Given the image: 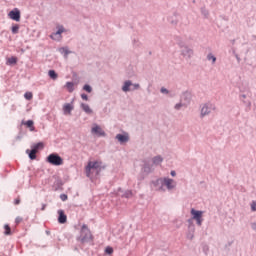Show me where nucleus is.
Returning a JSON list of instances; mask_svg holds the SVG:
<instances>
[{
	"instance_id": "1",
	"label": "nucleus",
	"mask_w": 256,
	"mask_h": 256,
	"mask_svg": "<svg viewBox=\"0 0 256 256\" xmlns=\"http://www.w3.org/2000/svg\"><path fill=\"white\" fill-rule=\"evenodd\" d=\"M80 243H89V241H93V234H91V230L87 227L86 224L82 225L80 236L77 238Z\"/></svg>"
},
{
	"instance_id": "2",
	"label": "nucleus",
	"mask_w": 256,
	"mask_h": 256,
	"mask_svg": "<svg viewBox=\"0 0 256 256\" xmlns=\"http://www.w3.org/2000/svg\"><path fill=\"white\" fill-rule=\"evenodd\" d=\"M151 191H157L158 193H165L164 177H159L150 182Z\"/></svg>"
},
{
	"instance_id": "3",
	"label": "nucleus",
	"mask_w": 256,
	"mask_h": 256,
	"mask_svg": "<svg viewBox=\"0 0 256 256\" xmlns=\"http://www.w3.org/2000/svg\"><path fill=\"white\" fill-rule=\"evenodd\" d=\"M123 93H131L133 91H139L141 89V85L139 83H133L131 80H126L122 84Z\"/></svg>"
},
{
	"instance_id": "4",
	"label": "nucleus",
	"mask_w": 256,
	"mask_h": 256,
	"mask_svg": "<svg viewBox=\"0 0 256 256\" xmlns=\"http://www.w3.org/2000/svg\"><path fill=\"white\" fill-rule=\"evenodd\" d=\"M215 111V106L212 103H204L200 105V119H205V117H209L211 113Z\"/></svg>"
},
{
	"instance_id": "5",
	"label": "nucleus",
	"mask_w": 256,
	"mask_h": 256,
	"mask_svg": "<svg viewBox=\"0 0 256 256\" xmlns=\"http://www.w3.org/2000/svg\"><path fill=\"white\" fill-rule=\"evenodd\" d=\"M154 171L155 166H153L151 159H144L142 161L141 172L144 173V175H151Z\"/></svg>"
},
{
	"instance_id": "6",
	"label": "nucleus",
	"mask_w": 256,
	"mask_h": 256,
	"mask_svg": "<svg viewBox=\"0 0 256 256\" xmlns=\"http://www.w3.org/2000/svg\"><path fill=\"white\" fill-rule=\"evenodd\" d=\"M56 29L57 31L50 35V39H52V41H61L63 39V33H67V29L61 24L57 25Z\"/></svg>"
},
{
	"instance_id": "7",
	"label": "nucleus",
	"mask_w": 256,
	"mask_h": 256,
	"mask_svg": "<svg viewBox=\"0 0 256 256\" xmlns=\"http://www.w3.org/2000/svg\"><path fill=\"white\" fill-rule=\"evenodd\" d=\"M190 215L192 216V219L196 221V225H198V227L203 225V211L192 208L190 210Z\"/></svg>"
},
{
	"instance_id": "8",
	"label": "nucleus",
	"mask_w": 256,
	"mask_h": 256,
	"mask_svg": "<svg viewBox=\"0 0 256 256\" xmlns=\"http://www.w3.org/2000/svg\"><path fill=\"white\" fill-rule=\"evenodd\" d=\"M174 189H177V181L170 177H164V193L174 191Z\"/></svg>"
},
{
	"instance_id": "9",
	"label": "nucleus",
	"mask_w": 256,
	"mask_h": 256,
	"mask_svg": "<svg viewBox=\"0 0 256 256\" xmlns=\"http://www.w3.org/2000/svg\"><path fill=\"white\" fill-rule=\"evenodd\" d=\"M180 55L181 57H183V59L189 61V59H193V55H195V52L191 47L186 45L180 49Z\"/></svg>"
},
{
	"instance_id": "10",
	"label": "nucleus",
	"mask_w": 256,
	"mask_h": 256,
	"mask_svg": "<svg viewBox=\"0 0 256 256\" xmlns=\"http://www.w3.org/2000/svg\"><path fill=\"white\" fill-rule=\"evenodd\" d=\"M48 163L50 165H54L56 167H59L60 165H63V158L59 156L58 154L52 153L47 157Z\"/></svg>"
},
{
	"instance_id": "11",
	"label": "nucleus",
	"mask_w": 256,
	"mask_h": 256,
	"mask_svg": "<svg viewBox=\"0 0 256 256\" xmlns=\"http://www.w3.org/2000/svg\"><path fill=\"white\" fill-rule=\"evenodd\" d=\"M91 134L96 135L97 137H106L107 133H105V130L99 126V124H93L91 128Z\"/></svg>"
},
{
	"instance_id": "12",
	"label": "nucleus",
	"mask_w": 256,
	"mask_h": 256,
	"mask_svg": "<svg viewBox=\"0 0 256 256\" xmlns=\"http://www.w3.org/2000/svg\"><path fill=\"white\" fill-rule=\"evenodd\" d=\"M101 167V162L99 161H90L88 162L85 171H86V176L91 177V169H99Z\"/></svg>"
},
{
	"instance_id": "13",
	"label": "nucleus",
	"mask_w": 256,
	"mask_h": 256,
	"mask_svg": "<svg viewBox=\"0 0 256 256\" xmlns=\"http://www.w3.org/2000/svg\"><path fill=\"white\" fill-rule=\"evenodd\" d=\"M8 17L10 19H12V21L19 22V21H21V11H19V9L15 8L8 13Z\"/></svg>"
},
{
	"instance_id": "14",
	"label": "nucleus",
	"mask_w": 256,
	"mask_h": 256,
	"mask_svg": "<svg viewBox=\"0 0 256 256\" xmlns=\"http://www.w3.org/2000/svg\"><path fill=\"white\" fill-rule=\"evenodd\" d=\"M115 139L118 140L120 145H123L125 143H129V133L123 132L122 134H117Z\"/></svg>"
},
{
	"instance_id": "15",
	"label": "nucleus",
	"mask_w": 256,
	"mask_h": 256,
	"mask_svg": "<svg viewBox=\"0 0 256 256\" xmlns=\"http://www.w3.org/2000/svg\"><path fill=\"white\" fill-rule=\"evenodd\" d=\"M180 101L187 107L191 103V92L186 91L181 95Z\"/></svg>"
},
{
	"instance_id": "16",
	"label": "nucleus",
	"mask_w": 256,
	"mask_h": 256,
	"mask_svg": "<svg viewBox=\"0 0 256 256\" xmlns=\"http://www.w3.org/2000/svg\"><path fill=\"white\" fill-rule=\"evenodd\" d=\"M75 109V106L73 105V101L70 103H65L63 105L62 111L64 115H71V112Z\"/></svg>"
},
{
	"instance_id": "17",
	"label": "nucleus",
	"mask_w": 256,
	"mask_h": 256,
	"mask_svg": "<svg viewBox=\"0 0 256 256\" xmlns=\"http://www.w3.org/2000/svg\"><path fill=\"white\" fill-rule=\"evenodd\" d=\"M58 215V223H60V225L67 223V215H65V211L61 209L58 210Z\"/></svg>"
},
{
	"instance_id": "18",
	"label": "nucleus",
	"mask_w": 256,
	"mask_h": 256,
	"mask_svg": "<svg viewBox=\"0 0 256 256\" xmlns=\"http://www.w3.org/2000/svg\"><path fill=\"white\" fill-rule=\"evenodd\" d=\"M118 195H120L121 197H125V199H131V197H133V191L126 190L125 192H123V190L119 188Z\"/></svg>"
},
{
	"instance_id": "19",
	"label": "nucleus",
	"mask_w": 256,
	"mask_h": 256,
	"mask_svg": "<svg viewBox=\"0 0 256 256\" xmlns=\"http://www.w3.org/2000/svg\"><path fill=\"white\" fill-rule=\"evenodd\" d=\"M151 163L155 169V167H159V165H161V163H163V158L161 157V155H157L152 158Z\"/></svg>"
},
{
	"instance_id": "20",
	"label": "nucleus",
	"mask_w": 256,
	"mask_h": 256,
	"mask_svg": "<svg viewBox=\"0 0 256 256\" xmlns=\"http://www.w3.org/2000/svg\"><path fill=\"white\" fill-rule=\"evenodd\" d=\"M175 41H176V45H178L179 49H183V47L187 46V44L185 43V40L180 36H177L175 38Z\"/></svg>"
},
{
	"instance_id": "21",
	"label": "nucleus",
	"mask_w": 256,
	"mask_h": 256,
	"mask_svg": "<svg viewBox=\"0 0 256 256\" xmlns=\"http://www.w3.org/2000/svg\"><path fill=\"white\" fill-rule=\"evenodd\" d=\"M81 109L86 112L87 115L93 114V109L89 106V104L82 103L80 105Z\"/></svg>"
},
{
	"instance_id": "22",
	"label": "nucleus",
	"mask_w": 256,
	"mask_h": 256,
	"mask_svg": "<svg viewBox=\"0 0 256 256\" xmlns=\"http://www.w3.org/2000/svg\"><path fill=\"white\" fill-rule=\"evenodd\" d=\"M59 53H61V55H63L65 57V59H67V57H69V55H71V51L67 47L60 48Z\"/></svg>"
},
{
	"instance_id": "23",
	"label": "nucleus",
	"mask_w": 256,
	"mask_h": 256,
	"mask_svg": "<svg viewBox=\"0 0 256 256\" xmlns=\"http://www.w3.org/2000/svg\"><path fill=\"white\" fill-rule=\"evenodd\" d=\"M65 88L69 93H73L75 91V83L73 82H66Z\"/></svg>"
},
{
	"instance_id": "24",
	"label": "nucleus",
	"mask_w": 256,
	"mask_h": 256,
	"mask_svg": "<svg viewBox=\"0 0 256 256\" xmlns=\"http://www.w3.org/2000/svg\"><path fill=\"white\" fill-rule=\"evenodd\" d=\"M48 77H50V79H52L53 81H57L59 75L57 74V72H55V70H49Z\"/></svg>"
},
{
	"instance_id": "25",
	"label": "nucleus",
	"mask_w": 256,
	"mask_h": 256,
	"mask_svg": "<svg viewBox=\"0 0 256 256\" xmlns=\"http://www.w3.org/2000/svg\"><path fill=\"white\" fill-rule=\"evenodd\" d=\"M26 153L29 154V158L31 160H34V159H37V150L33 149L30 151V150H26Z\"/></svg>"
},
{
	"instance_id": "26",
	"label": "nucleus",
	"mask_w": 256,
	"mask_h": 256,
	"mask_svg": "<svg viewBox=\"0 0 256 256\" xmlns=\"http://www.w3.org/2000/svg\"><path fill=\"white\" fill-rule=\"evenodd\" d=\"M194 237H195V227H192L187 233V239H189L190 241H193Z\"/></svg>"
},
{
	"instance_id": "27",
	"label": "nucleus",
	"mask_w": 256,
	"mask_h": 256,
	"mask_svg": "<svg viewBox=\"0 0 256 256\" xmlns=\"http://www.w3.org/2000/svg\"><path fill=\"white\" fill-rule=\"evenodd\" d=\"M240 99L243 101L244 105H246V107H248V109H251V101L243 100V99H247V95H245V94L240 95Z\"/></svg>"
},
{
	"instance_id": "28",
	"label": "nucleus",
	"mask_w": 256,
	"mask_h": 256,
	"mask_svg": "<svg viewBox=\"0 0 256 256\" xmlns=\"http://www.w3.org/2000/svg\"><path fill=\"white\" fill-rule=\"evenodd\" d=\"M6 64L7 65H16L17 64V57L12 56V57L8 58Z\"/></svg>"
},
{
	"instance_id": "29",
	"label": "nucleus",
	"mask_w": 256,
	"mask_h": 256,
	"mask_svg": "<svg viewBox=\"0 0 256 256\" xmlns=\"http://www.w3.org/2000/svg\"><path fill=\"white\" fill-rule=\"evenodd\" d=\"M207 60L212 61V65H215V63L217 62V57H215V55H213V53H209L207 55Z\"/></svg>"
},
{
	"instance_id": "30",
	"label": "nucleus",
	"mask_w": 256,
	"mask_h": 256,
	"mask_svg": "<svg viewBox=\"0 0 256 256\" xmlns=\"http://www.w3.org/2000/svg\"><path fill=\"white\" fill-rule=\"evenodd\" d=\"M34 122L33 120H27L24 125H27L30 131H35V126H33Z\"/></svg>"
},
{
	"instance_id": "31",
	"label": "nucleus",
	"mask_w": 256,
	"mask_h": 256,
	"mask_svg": "<svg viewBox=\"0 0 256 256\" xmlns=\"http://www.w3.org/2000/svg\"><path fill=\"white\" fill-rule=\"evenodd\" d=\"M181 107H186L185 104L180 100L179 103L175 104L174 109H176V111H180Z\"/></svg>"
},
{
	"instance_id": "32",
	"label": "nucleus",
	"mask_w": 256,
	"mask_h": 256,
	"mask_svg": "<svg viewBox=\"0 0 256 256\" xmlns=\"http://www.w3.org/2000/svg\"><path fill=\"white\" fill-rule=\"evenodd\" d=\"M32 149H34L35 151H39V149H43V142H39L35 144Z\"/></svg>"
},
{
	"instance_id": "33",
	"label": "nucleus",
	"mask_w": 256,
	"mask_h": 256,
	"mask_svg": "<svg viewBox=\"0 0 256 256\" xmlns=\"http://www.w3.org/2000/svg\"><path fill=\"white\" fill-rule=\"evenodd\" d=\"M24 98L27 100V101H31V99H33V93L31 92H26L24 94Z\"/></svg>"
},
{
	"instance_id": "34",
	"label": "nucleus",
	"mask_w": 256,
	"mask_h": 256,
	"mask_svg": "<svg viewBox=\"0 0 256 256\" xmlns=\"http://www.w3.org/2000/svg\"><path fill=\"white\" fill-rule=\"evenodd\" d=\"M12 33L13 35H17V33H19V25L15 24L14 26H12Z\"/></svg>"
},
{
	"instance_id": "35",
	"label": "nucleus",
	"mask_w": 256,
	"mask_h": 256,
	"mask_svg": "<svg viewBox=\"0 0 256 256\" xmlns=\"http://www.w3.org/2000/svg\"><path fill=\"white\" fill-rule=\"evenodd\" d=\"M83 89L86 93H91V91H93V88L89 84L84 85Z\"/></svg>"
},
{
	"instance_id": "36",
	"label": "nucleus",
	"mask_w": 256,
	"mask_h": 256,
	"mask_svg": "<svg viewBox=\"0 0 256 256\" xmlns=\"http://www.w3.org/2000/svg\"><path fill=\"white\" fill-rule=\"evenodd\" d=\"M107 255H113V247L107 246L105 249Z\"/></svg>"
},
{
	"instance_id": "37",
	"label": "nucleus",
	"mask_w": 256,
	"mask_h": 256,
	"mask_svg": "<svg viewBox=\"0 0 256 256\" xmlns=\"http://www.w3.org/2000/svg\"><path fill=\"white\" fill-rule=\"evenodd\" d=\"M4 229H5V235H11V228L9 227L8 224L4 226Z\"/></svg>"
},
{
	"instance_id": "38",
	"label": "nucleus",
	"mask_w": 256,
	"mask_h": 256,
	"mask_svg": "<svg viewBox=\"0 0 256 256\" xmlns=\"http://www.w3.org/2000/svg\"><path fill=\"white\" fill-rule=\"evenodd\" d=\"M250 207H251V211L255 212L256 211V201L253 200L250 204Z\"/></svg>"
},
{
	"instance_id": "39",
	"label": "nucleus",
	"mask_w": 256,
	"mask_h": 256,
	"mask_svg": "<svg viewBox=\"0 0 256 256\" xmlns=\"http://www.w3.org/2000/svg\"><path fill=\"white\" fill-rule=\"evenodd\" d=\"M201 13H202V15H204V17H209V11L206 10L205 8L201 9Z\"/></svg>"
},
{
	"instance_id": "40",
	"label": "nucleus",
	"mask_w": 256,
	"mask_h": 256,
	"mask_svg": "<svg viewBox=\"0 0 256 256\" xmlns=\"http://www.w3.org/2000/svg\"><path fill=\"white\" fill-rule=\"evenodd\" d=\"M160 92L163 93L164 95H169V90H167V88H165V87H162L160 89Z\"/></svg>"
},
{
	"instance_id": "41",
	"label": "nucleus",
	"mask_w": 256,
	"mask_h": 256,
	"mask_svg": "<svg viewBox=\"0 0 256 256\" xmlns=\"http://www.w3.org/2000/svg\"><path fill=\"white\" fill-rule=\"evenodd\" d=\"M132 43H133V46H134V47H139V45H141V44L139 43V40H137V39H134V40L132 41Z\"/></svg>"
},
{
	"instance_id": "42",
	"label": "nucleus",
	"mask_w": 256,
	"mask_h": 256,
	"mask_svg": "<svg viewBox=\"0 0 256 256\" xmlns=\"http://www.w3.org/2000/svg\"><path fill=\"white\" fill-rule=\"evenodd\" d=\"M81 99L84 101H89V96H87V94H81Z\"/></svg>"
},
{
	"instance_id": "43",
	"label": "nucleus",
	"mask_w": 256,
	"mask_h": 256,
	"mask_svg": "<svg viewBox=\"0 0 256 256\" xmlns=\"http://www.w3.org/2000/svg\"><path fill=\"white\" fill-rule=\"evenodd\" d=\"M60 199H61V201H67V195L66 194H61Z\"/></svg>"
},
{
	"instance_id": "44",
	"label": "nucleus",
	"mask_w": 256,
	"mask_h": 256,
	"mask_svg": "<svg viewBox=\"0 0 256 256\" xmlns=\"http://www.w3.org/2000/svg\"><path fill=\"white\" fill-rule=\"evenodd\" d=\"M21 221H23V218H21V217H17V218L15 219V222H16L17 224L21 223Z\"/></svg>"
},
{
	"instance_id": "45",
	"label": "nucleus",
	"mask_w": 256,
	"mask_h": 256,
	"mask_svg": "<svg viewBox=\"0 0 256 256\" xmlns=\"http://www.w3.org/2000/svg\"><path fill=\"white\" fill-rule=\"evenodd\" d=\"M170 175H171V177H176L177 172H175V170H172V171L170 172Z\"/></svg>"
},
{
	"instance_id": "46",
	"label": "nucleus",
	"mask_w": 256,
	"mask_h": 256,
	"mask_svg": "<svg viewBox=\"0 0 256 256\" xmlns=\"http://www.w3.org/2000/svg\"><path fill=\"white\" fill-rule=\"evenodd\" d=\"M251 229H253V231H256V222L251 223Z\"/></svg>"
},
{
	"instance_id": "47",
	"label": "nucleus",
	"mask_w": 256,
	"mask_h": 256,
	"mask_svg": "<svg viewBox=\"0 0 256 256\" xmlns=\"http://www.w3.org/2000/svg\"><path fill=\"white\" fill-rule=\"evenodd\" d=\"M14 203H15V205H19V203H21V200L16 199Z\"/></svg>"
},
{
	"instance_id": "48",
	"label": "nucleus",
	"mask_w": 256,
	"mask_h": 256,
	"mask_svg": "<svg viewBox=\"0 0 256 256\" xmlns=\"http://www.w3.org/2000/svg\"><path fill=\"white\" fill-rule=\"evenodd\" d=\"M47 207V205L46 204H43L42 205V208H41V211H45V208Z\"/></svg>"
}]
</instances>
